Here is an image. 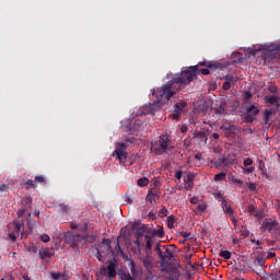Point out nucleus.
Listing matches in <instances>:
<instances>
[{"label": "nucleus", "instance_id": "obj_1", "mask_svg": "<svg viewBox=\"0 0 280 280\" xmlns=\"http://www.w3.org/2000/svg\"><path fill=\"white\" fill-rule=\"evenodd\" d=\"M209 75V68H199L198 66H190L186 70L182 71L179 74H175L172 80H170L162 88L154 90L152 96H155L156 101L154 104L162 106L170 102L171 98L177 93L180 92L186 85H189L190 82L197 80L198 74Z\"/></svg>", "mask_w": 280, "mask_h": 280}, {"label": "nucleus", "instance_id": "obj_62", "mask_svg": "<svg viewBox=\"0 0 280 280\" xmlns=\"http://www.w3.org/2000/svg\"><path fill=\"white\" fill-rule=\"evenodd\" d=\"M201 156H202L201 153L195 154V160L196 161H201Z\"/></svg>", "mask_w": 280, "mask_h": 280}, {"label": "nucleus", "instance_id": "obj_7", "mask_svg": "<svg viewBox=\"0 0 280 280\" xmlns=\"http://www.w3.org/2000/svg\"><path fill=\"white\" fill-rule=\"evenodd\" d=\"M266 63H278L280 62V46H269L262 55Z\"/></svg>", "mask_w": 280, "mask_h": 280}, {"label": "nucleus", "instance_id": "obj_32", "mask_svg": "<svg viewBox=\"0 0 280 280\" xmlns=\"http://www.w3.org/2000/svg\"><path fill=\"white\" fill-rule=\"evenodd\" d=\"M219 256L222 257L225 260L231 259V253L229 250H220Z\"/></svg>", "mask_w": 280, "mask_h": 280}, {"label": "nucleus", "instance_id": "obj_21", "mask_svg": "<svg viewBox=\"0 0 280 280\" xmlns=\"http://www.w3.org/2000/svg\"><path fill=\"white\" fill-rule=\"evenodd\" d=\"M71 229H77V231L81 233H86L88 232V225L85 223L83 224H71Z\"/></svg>", "mask_w": 280, "mask_h": 280}, {"label": "nucleus", "instance_id": "obj_11", "mask_svg": "<svg viewBox=\"0 0 280 280\" xmlns=\"http://www.w3.org/2000/svg\"><path fill=\"white\" fill-rule=\"evenodd\" d=\"M101 276L107 277L108 280H114L117 278V264L108 262L107 267H102Z\"/></svg>", "mask_w": 280, "mask_h": 280}, {"label": "nucleus", "instance_id": "obj_5", "mask_svg": "<svg viewBox=\"0 0 280 280\" xmlns=\"http://www.w3.org/2000/svg\"><path fill=\"white\" fill-rule=\"evenodd\" d=\"M171 140L166 135L160 136L159 140L151 143V150L155 155H162L170 150Z\"/></svg>", "mask_w": 280, "mask_h": 280}, {"label": "nucleus", "instance_id": "obj_12", "mask_svg": "<svg viewBox=\"0 0 280 280\" xmlns=\"http://www.w3.org/2000/svg\"><path fill=\"white\" fill-rule=\"evenodd\" d=\"M139 260L140 262H142L144 269H147L148 272H151V270H153V257H151L150 254H140Z\"/></svg>", "mask_w": 280, "mask_h": 280}, {"label": "nucleus", "instance_id": "obj_39", "mask_svg": "<svg viewBox=\"0 0 280 280\" xmlns=\"http://www.w3.org/2000/svg\"><path fill=\"white\" fill-rule=\"evenodd\" d=\"M153 197H158V194L154 192V191L149 190V191H148V196H147V200H148L149 202H153V199H152Z\"/></svg>", "mask_w": 280, "mask_h": 280}, {"label": "nucleus", "instance_id": "obj_40", "mask_svg": "<svg viewBox=\"0 0 280 280\" xmlns=\"http://www.w3.org/2000/svg\"><path fill=\"white\" fill-rule=\"evenodd\" d=\"M253 163L254 161L250 158H246L245 161H243V165H245V167L252 166Z\"/></svg>", "mask_w": 280, "mask_h": 280}, {"label": "nucleus", "instance_id": "obj_28", "mask_svg": "<svg viewBox=\"0 0 280 280\" xmlns=\"http://www.w3.org/2000/svg\"><path fill=\"white\" fill-rule=\"evenodd\" d=\"M150 180L147 177H141L138 179L139 187H147Z\"/></svg>", "mask_w": 280, "mask_h": 280}, {"label": "nucleus", "instance_id": "obj_42", "mask_svg": "<svg viewBox=\"0 0 280 280\" xmlns=\"http://www.w3.org/2000/svg\"><path fill=\"white\" fill-rule=\"evenodd\" d=\"M141 237H142V234H138V238L133 242L135 245L138 246L139 252H141V246H142L141 241H139V238Z\"/></svg>", "mask_w": 280, "mask_h": 280}, {"label": "nucleus", "instance_id": "obj_58", "mask_svg": "<svg viewBox=\"0 0 280 280\" xmlns=\"http://www.w3.org/2000/svg\"><path fill=\"white\" fill-rule=\"evenodd\" d=\"M197 209H198V211L205 212L206 211V206L205 205H198Z\"/></svg>", "mask_w": 280, "mask_h": 280}, {"label": "nucleus", "instance_id": "obj_8", "mask_svg": "<svg viewBox=\"0 0 280 280\" xmlns=\"http://www.w3.org/2000/svg\"><path fill=\"white\" fill-rule=\"evenodd\" d=\"M112 241L109 238H103V242L100 243L97 252V258L100 261H103V258L112 253Z\"/></svg>", "mask_w": 280, "mask_h": 280}, {"label": "nucleus", "instance_id": "obj_45", "mask_svg": "<svg viewBox=\"0 0 280 280\" xmlns=\"http://www.w3.org/2000/svg\"><path fill=\"white\" fill-rule=\"evenodd\" d=\"M250 214H254L255 218H257L258 220H261L264 214H262V211H256L254 213H250Z\"/></svg>", "mask_w": 280, "mask_h": 280}, {"label": "nucleus", "instance_id": "obj_27", "mask_svg": "<svg viewBox=\"0 0 280 280\" xmlns=\"http://www.w3.org/2000/svg\"><path fill=\"white\" fill-rule=\"evenodd\" d=\"M139 267L136 265L135 260H130V272L132 276L138 275Z\"/></svg>", "mask_w": 280, "mask_h": 280}, {"label": "nucleus", "instance_id": "obj_24", "mask_svg": "<svg viewBox=\"0 0 280 280\" xmlns=\"http://www.w3.org/2000/svg\"><path fill=\"white\" fill-rule=\"evenodd\" d=\"M192 179H194V176L188 175L187 180H186V185L184 186V189L190 190V189L194 188V183H191Z\"/></svg>", "mask_w": 280, "mask_h": 280}, {"label": "nucleus", "instance_id": "obj_43", "mask_svg": "<svg viewBox=\"0 0 280 280\" xmlns=\"http://www.w3.org/2000/svg\"><path fill=\"white\" fill-rule=\"evenodd\" d=\"M179 235H182V237H184V240H191L190 232H180Z\"/></svg>", "mask_w": 280, "mask_h": 280}, {"label": "nucleus", "instance_id": "obj_19", "mask_svg": "<svg viewBox=\"0 0 280 280\" xmlns=\"http://www.w3.org/2000/svg\"><path fill=\"white\" fill-rule=\"evenodd\" d=\"M49 276L52 280H68V277L65 272H49Z\"/></svg>", "mask_w": 280, "mask_h": 280}, {"label": "nucleus", "instance_id": "obj_35", "mask_svg": "<svg viewBox=\"0 0 280 280\" xmlns=\"http://www.w3.org/2000/svg\"><path fill=\"white\" fill-rule=\"evenodd\" d=\"M212 164L214 165L215 168L220 170V168H225V167H230L228 164H224L222 162H218L217 160L214 162H212Z\"/></svg>", "mask_w": 280, "mask_h": 280}, {"label": "nucleus", "instance_id": "obj_56", "mask_svg": "<svg viewBox=\"0 0 280 280\" xmlns=\"http://www.w3.org/2000/svg\"><path fill=\"white\" fill-rule=\"evenodd\" d=\"M182 176H183V172L182 171H178L175 173V178L180 180L182 179Z\"/></svg>", "mask_w": 280, "mask_h": 280}, {"label": "nucleus", "instance_id": "obj_17", "mask_svg": "<svg viewBox=\"0 0 280 280\" xmlns=\"http://www.w3.org/2000/svg\"><path fill=\"white\" fill-rule=\"evenodd\" d=\"M220 130L225 131L226 137H231L237 130V127L235 125H223L220 126Z\"/></svg>", "mask_w": 280, "mask_h": 280}, {"label": "nucleus", "instance_id": "obj_44", "mask_svg": "<svg viewBox=\"0 0 280 280\" xmlns=\"http://www.w3.org/2000/svg\"><path fill=\"white\" fill-rule=\"evenodd\" d=\"M39 238H40L42 243H48V242H50V236H49V235H46V234L40 235Z\"/></svg>", "mask_w": 280, "mask_h": 280}, {"label": "nucleus", "instance_id": "obj_53", "mask_svg": "<svg viewBox=\"0 0 280 280\" xmlns=\"http://www.w3.org/2000/svg\"><path fill=\"white\" fill-rule=\"evenodd\" d=\"M180 114L182 112H175L174 114H172V118L177 120L180 118Z\"/></svg>", "mask_w": 280, "mask_h": 280}, {"label": "nucleus", "instance_id": "obj_10", "mask_svg": "<svg viewBox=\"0 0 280 280\" xmlns=\"http://www.w3.org/2000/svg\"><path fill=\"white\" fill-rule=\"evenodd\" d=\"M261 231L269 232L271 235H280V223L266 220L262 222Z\"/></svg>", "mask_w": 280, "mask_h": 280}, {"label": "nucleus", "instance_id": "obj_4", "mask_svg": "<svg viewBox=\"0 0 280 280\" xmlns=\"http://www.w3.org/2000/svg\"><path fill=\"white\" fill-rule=\"evenodd\" d=\"M65 244H67L72 252H79V248L86 244V237L68 232V234L65 235Z\"/></svg>", "mask_w": 280, "mask_h": 280}, {"label": "nucleus", "instance_id": "obj_57", "mask_svg": "<svg viewBox=\"0 0 280 280\" xmlns=\"http://www.w3.org/2000/svg\"><path fill=\"white\" fill-rule=\"evenodd\" d=\"M232 183L238 184L240 186L244 185V180L237 178L232 179Z\"/></svg>", "mask_w": 280, "mask_h": 280}, {"label": "nucleus", "instance_id": "obj_60", "mask_svg": "<svg viewBox=\"0 0 280 280\" xmlns=\"http://www.w3.org/2000/svg\"><path fill=\"white\" fill-rule=\"evenodd\" d=\"M218 114H224V106L220 105V107L217 109Z\"/></svg>", "mask_w": 280, "mask_h": 280}, {"label": "nucleus", "instance_id": "obj_64", "mask_svg": "<svg viewBox=\"0 0 280 280\" xmlns=\"http://www.w3.org/2000/svg\"><path fill=\"white\" fill-rule=\"evenodd\" d=\"M23 280H32L26 273L23 275Z\"/></svg>", "mask_w": 280, "mask_h": 280}, {"label": "nucleus", "instance_id": "obj_9", "mask_svg": "<svg viewBox=\"0 0 280 280\" xmlns=\"http://www.w3.org/2000/svg\"><path fill=\"white\" fill-rule=\"evenodd\" d=\"M246 114L243 117V119H245V122L250 124L254 122L257 115L260 114V108L257 105H249L245 108Z\"/></svg>", "mask_w": 280, "mask_h": 280}, {"label": "nucleus", "instance_id": "obj_14", "mask_svg": "<svg viewBox=\"0 0 280 280\" xmlns=\"http://www.w3.org/2000/svg\"><path fill=\"white\" fill-rule=\"evenodd\" d=\"M217 161L223 163V165L232 166L236 162V159L231 158L230 155L220 154Z\"/></svg>", "mask_w": 280, "mask_h": 280}, {"label": "nucleus", "instance_id": "obj_38", "mask_svg": "<svg viewBox=\"0 0 280 280\" xmlns=\"http://www.w3.org/2000/svg\"><path fill=\"white\" fill-rule=\"evenodd\" d=\"M27 252H28V253H32V254H36V253H38V247L35 246L34 244L28 245V246H27Z\"/></svg>", "mask_w": 280, "mask_h": 280}, {"label": "nucleus", "instance_id": "obj_52", "mask_svg": "<svg viewBox=\"0 0 280 280\" xmlns=\"http://www.w3.org/2000/svg\"><path fill=\"white\" fill-rule=\"evenodd\" d=\"M167 215V209L163 208L162 210H160V217L165 218Z\"/></svg>", "mask_w": 280, "mask_h": 280}, {"label": "nucleus", "instance_id": "obj_30", "mask_svg": "<svg viewBox=\"0 0 280 280\" xmlns=\"http://www.w3.org/2000/svg\"><path fill=\"white\" fill-rule=\"evenodd\" d=\"M22 206L24 209H26L27 207L31 208L32 206V197H26L23 199L22 201Z\"/></svg>", "mask_w": 280, "mask_h": 280}, {"label": "nucleus", "instance_id": "obj_23", "mask_svg": "<svg viewBox=\"0 0 280 280\" xmlns=\"http://www.w3.org/2000/svg\"><path fill=\"white\" fill-rule=\"evenodd\" d=\"M58 208H59V212L63 214H68L71 210L70 206L65 203H59Z\"/></svg>", "mask_w": 280, "mask_h": 280}, {"label": "nucleus", "instance_id": "obj_48", "mask_svg": "<svg viewBox=\"0 0 280 280\" xmlns=\"http://www.w3.org/2000/svg\"><path fill=\"white\" fill-rule=\"evenodd\" d=\"M231 84H233V83H230V82L223 83V85H222L223 91H229L231 89Z\"/></svg>", "mask_w": 280, "mask_h": 280}, {"label": "nucleus", "instance_id": "obj_29", "mask_svg": "<svg viewBox=\"0 0 280 280\" xmlns=\"http://www.w3.org/2000/svg\"><path fill=\"white\" fill-rule=\"evenodd\" d=\"M225 178H226L225 172H220L218 175H214V182H222V180H225Z\"/></svg>", "mask_w": 280, "mask_h": 280}, {"label": "nucleus", "instance_id": "obj_47", "mask_svg": "<svg viewBox=\"0 0 280 280\" xmlns=\"http://www.w3.org/2000/svg\"><path fill=\"white\" fill-rule=\"evenodd\" d=\"M24 213H26V208H21V209L18 211V218H23V217H24Z\"/></svg>", "mask_w": 280, "mask_h": 280}, {"label": "nucleus", "instance_id": "obj_20", "mask_svg": "<svg viewBox=\"0 0 280 280\" xmlns=\"http://www.w3.org/2000/svg\"><path fill=\"white\" fill-rule=\"evenodd\" d=\"M278 110L277 108L273 109H266L264 113V117H265V124L268 125L269 124V119L272 117L273 114H276Z\"/></svg>", "mask_w": 280, "mask_h": 280}, {"label": "nucleus", "instance_id": "obj_2", "mask_svg": "<svg viewBox=\"0 0 280 280\" xmlns=\"http://www.w3.org/2000/svg\"><path fill=\"white\" fill-rule=\"evenodd\" d=\"M174 245L155 244L154 252L160 259V271L167 275L164 280H180V265L174 258Z\"/></svg>", "mask_w": 280, "mask_h": 280}, {"label": "nucleus", "instance_id": "obj_51", "mask_svg": "<svg viewBox=\"0 0 280 280\" xmlns=\"http://www.w3.org/2000/svg\"><path fill=\"white\" fill-rule=\"evenodd\" d=\"M255 171V167L254 166H250V167H247L244 170L245 174H253Z\"/></svg>", "mask_w": 280, "mask_h": 280}, {"label": "nucleus", "instance_id": "obj_41", "mask_svg": "<svg viewBox=\"0 0 280 280\" xmlns=\"http://www.w3.org/2000/svg\"><path fill=\"white\" fill-rule=\"evenodd\" d=\"M258 210L254 205L247 206V212H249V214H254L256 213Z\"/></svg>", "mask_w": 280, "mask_h": 280}, {"label": "nucleus", "instance_id": "obj_54", "mask_svg": "<svg viewBox=\"0 0 280 280\" xmlns=\"http://www.w3.org/2000/svg\"><path fill=\"white\" fill-rule=\"evenodd\" d=\"M214 197L220 199V201H222V199H224V196L221 194V191L215 192Z\"/></svg>", "mask_w": 280, "mask_h": 280}, {"label": "nucleus", "instance_id": "obj_15", "mask_svg": "<svg viewBox=\"0 0 280 280\" xmlns=\"http://www.w3.org/2000/svg\"><path fill=\"white\" fill-rule=\"evenodd\" d=\"M54 249H50L48 247H45L44 249L39 250V257L42 260H47L48 258L54 257Z\"/></svg>", "mask_w": 280, "mask_h": 280}, {"label": "nucleus", "instance_id": "obj_25", "mask_svg": "<svg viewBox=\"0 0 280 280\" xmlns=\"http://www.w3.org/2000/svg\"><path fill=\"white\" fill-rule=\"evenodd\" d=\"M120 280H135L133 277H131L130 272H120L118 273Z\"/></svg>", "mask_w": 280, "mask_h": 280}, {"label": "nucleus", "instance_id": "obj_3", "mask_svg": "<svg viewBox=\"0 0 280 280\" xmlns=\"http://www.w3.org/2000/svg\"><path fill=\"white\" fill-rule=\"evenodd\" d=\"M135 138H127L124 140V142H118L115 151H113V156H116V159L119 160L120 165L126 166V160L128 156L126 150L130 144L135 143Z\"/></svg>", "mask_w": 280, "mask_h": 280}, {"label": "nucleus", "instance_id": "obj_22", "mask_svg": "<svg viewBox=\"0 0 280 280\" xmlns=\"http://www.w3.org/2000/svg\"><path fill=\"white\" fill-rule=\"evenodd\" d=\"M187 104L185 102L176 103L174 106L175 113H183V110L186 108Z\"/></svg>", "mask_w": 280, "mask_h": 280}, {"label": "nucleus", "instance_id": "obj_26", "mask_svg": "<svg viewBox=\"0 0 280 280\" xmlns=\"http://www.w3.org/2000/svg\"><path fill=\"white\" fill-rule=\"evenodd\" d=\"M153 234L156 237L163 238L165 236V232L163 231V226H159L156 230H154Z\"/></svg>", "mask_w": 280, "mask_h": 280}, {"label": "nucleus", "instance_id": "obj_37", "mask_svg": "<svg viewBox=\"0 0 280 280\" xmlns=\"http://www.w3.org/2000/svg\"><path fill=\"white\" fill-rule=\"evenodd\" d=\"M34 183H37V184H40V185H46V177H44V176H36Z\"/></svg>", "mask_w": 280, "mask_h": 280}, {"label": "nucleus", "instance_id": "obj_36", "mask_svg": "<svg viewBox=\"0 0 280 280\" xmlns=\"http://www.w3.org/2000/svg\"><path fill=\"white\" fill-rule=\"evenodd\" d=\"M175 218L174 215L167 217V228L174 229Z\"/></svg>", "mask_w": 280, "mask_h": 280}, {"label": "nucleus", "instance_id": "obj_46", "mask_svg": "<svg viewBox=\"0 0 280 280\" xmlns=\"http://www.w3.org/2000/svg\"><path fill=\"white\" fill-rule=\"evenodd\" d=\"M115 250L118 254H122L121 246L119 245V241H116Z\"/></svg>", "mask_w": 280, "mask_h": 280}, {"label": "nucleus", "instance_id": "obj_61", "mask_svg": "<svg viewBox=\"0 0 280 280\" xmlns=\"http://www.w3.org/2000/svg\"><path fill=\"white\" fill-rule=\"evenodd\" d=\"M253 97V94L250 92H245V98L250 100Z\"/></svg>", "mask_w": 280, "mask_h": 280}, {"label": "nucleus", "instance_id": "obj_6", "mask_svg": "<svg viewBox=\"0 0 280 280\" xmlns=\"http://www.w3.org/2000/svg\"><path fill=\"white\" fill-rule=\"evenodd\" d=\"M9 230V238L12 242H15L16 238L21 236V238L24 237V222L23 221H15L13 223H9L8 225Z\"/></svg>", "mask_w": 280, "mask_h": 280}, {"label": "nucleus", "instance_id": "obj_18", "mask_svg": "<svg viewBox=\"0 0 280 280\" xmlns=\"http://www.w3.org/2000/svg\"><path fill=\"white\" fill-rule=\"evenodd\" d=\"M222 202V210L225 214H230V215H233L234 211L233 209L231 208V203L229 200H226L225 198H222L221 200Z\"/></svg>", "mask_w": 280, "mask_h": 280}, {"label": "nucleus", "instance_id": "obj_13", "mask_svg": "<svg viewBox=\"0 0 280 280\" xmlns=\"http://www.w3.org/2000/svg\"><path fill=\"white\" fill-rule=\"evenodd\" d=\"M265 103L273 105L276 110H280V97L267 95L265 96Z\"/></svg>", "mask_w": 280, "mask_h": 280}, {"label": "nucleus", "instance_id": "obj_59", "mask_svg": "<svg viewBox=\"0 0 280 280\" xmlns=\"http://www.w3.org/2000/svg\"><path fill=\"white\" fill-rule=\"evenodd\" d=\"M190 203L197 205L198 203V197H191L190 198Z\"/></svg>", "mask_w": 280, "mask_h": 280}, {"label": "nucleus", "instance_id": "obj_63", "mask_svg": "<svg viewBox=\"0 0 280 280\" xmlns=\"http://www.w3.org/2000/svg\"><path fill=\"white\" fill-rule=\"evenodd\" d=\"M255 189H256L255 184H250V185H249V190H250V191H255Z\"/></svg>", "mask_w": 280, "mask_h": 280}, {"label": "nucleus", "instance_id": "obj_31", "mask_svg": "<svg viewBox=\"0 0 280 280\" xmlns=\"http://www.w3.org/2000/svg\"><path fill=\"white\" fill-rule=\"evenodd\" d=\"M24 186H25V189H35L36 188L35 182L31 180V179L26 180L24 183Z\"/></svg>", "mask_w": 280, "mask_h": 280}, {"label": "nucleus", "instance_id": "obj_33", "mask_svg": "<svg viewBox=\"0 0 280 280\" xmlns=\"http://www.w3.org/2000/svg\"><path fill=\"white\" fill-rule=\"evenodd\" d=\"M254 262L258 264V266L264 267L266 264V258L262 256H258L255 258Z\"/></svg>", "mask_w": 280, "mask_h": 280}, {"label": "nucleus", "instance_id": "obj_50", "mask_svg": "<svg viewBox=\"0 0 280 280\" xmlns=\"http://www.w3.org/2000/svg\"><path fill=\"white\" fill-rule=\"evenodd\" d=\"M0 191L1 192H5V191H9V186L7 184H3L0 186Z\"/></svg>", "mask_w": 280, "mask_h": 280}, {"label": "nucleus", "instance_id": "obj_16", "mask_svg": "<svg viewBox=\"0 0 280 280\" xmlns=\"http://www.w3.org/2000/svg\"><path fill=\"white\" fill-rule=\"evenodd\" d=\"M153 248V237L144 235V253L151 255V249Z\"/></svg>", "mask_w": 280, "mask_h": 280}, {"label": "nucleus", "instance_id": "obj_55", "mask_svg": "<svg viewBox=\"0 0 280 280\" xmlns=\"http://www.w3.org/2000/svg\"><path fill=\"white\" fill-rule=\"evenodd\" d=\"M230 219L232 221V224H234V226H236L237 225V219L233 214H230Z\"/></svg>", "mask_w": 280, "mask_h": 280}, {"label": "nucleus", "instance_id": "obj_34", "mask_svg": "<svg viewBox=\"0 0 280 280\" xmlns=\"http://www.w3.org/2000/svg\"><path fill=\"white\" fill-rule=\"evenodd\" d=\"M238 81V77H233V75H231V74H228L226 77H225V82L226 83H235V82H237Z\"/></svg>", "mask_w": 280, "mask_h": 280}, {"label": "nucleus", "instance_id": "obj_49", "mask_svg": "<svg viewBox=\"0 0 280 280\" xmlns=\"http://www.w3.org/2000/svg\"><path fill=\"white\" fill-rule=\"evenodd\" d=\"M268 90L270 93H273V94L278 92L277 85H269Z\"/></svg>", "mask_w": 280, "mask_h": 280}]
</instances>
